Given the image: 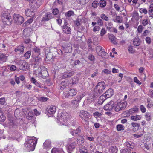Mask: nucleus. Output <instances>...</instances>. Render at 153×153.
I'll return each mask as SVG.
<instances>
[{
    "label": "nucleus",
    "instance_id": "obj_34",
    "mask_svg": "<svg viewBox=\"0 0 153 153\" xmlns=\"http://www.w3.org/2000/svg\"><path fill=\"white\" fill-rule=\"evenodd\" d=\"M118 104L117 102L114 103V109L116 112H118L121 110V108L120 107L119 105Z\"/></svg>",
    "mask_w": 153,
    "mask_h": 153
},
{
    "label": "nucleus",
    "instance_id": "obj_25",
    "mask_svg": "<svg viewBox=\"0 0 153 153\" xmlns=\"http://www.w3.org/2000/svg\"><path fill=\"white\" fill-rule=\"evenodd\" d=\"M44 147L45 149L49 148L51 146V142L49 140H46L43 143Z\"/></svg>",
    "mask_w": 153,
    "mask_h": 153
},
{
    "label": "nucleus",
    "instance_id": "obj_57",
    "mask_svg": "<svg viewBox=\"0 0 153 153\" xmlns=\"http://www.w3.org/2000/svg\"><path fill=\"white\" fill-rule=\"evenodd\" d=\"M98 4H99L97 1H93L92 3V6L94 8H95L97 7L98 5Z\"/></svg>",
    "mask_w": 153,
    "mask_h": 153
},
{
    "label": "nucleus",
    "instance_id": "obj_29",
    "mask_svg": "<svg viewBox=\"0 0 153 153\" xmlns=\"http://www.w3.org/2000/svg\"><path fill=\"white\" fill-rule=\"evenodd\" d=\"M109 38L111 42L114 44H117V42L115 40L116 37L112 34H110L109 36Z\"/></svg>",
    "mask_w": 153,
    "mask_h": 153
},
{
    "label": "nucleus",
    "instance_id": "obj_23",
    "mask_svg": "<svg viewBox=\"0 0 153 153\" xmlns=\"http://www.w3.org/2000/svg\"><path fill=\"white\" fill-rule=\"evenodd\" d=\"M133 44L134 45L136 46H139L140 43V40L138 38H135L133 39Z\"/></svg>",
    "mask_w": 153,
    "mask_h": 153
},
{
    "label": "nucleus",
    "instance_id": "obj_45",
    "mask_svg": "<svg viewBox=\"0 0 153 153\" xmlns=\"http://www.w3.org/2000/svg\"><path fill=\"white\" fill-rule=\"evenodd\" d=\"M114 21L115 22L118 23H121L122 20L120 16H116V19L114 20Z\"/></svg>",
    "mask_w": 153,
    "mask_h": 153
},
{
    "label": "nucleus",
    "instance_id": "obj_14",
    "mask_svg": "<svg viewBox=\"0 0 153 153\" xmlns=\"http://www.w3.org/2000/svg\"><path fill=\"white\" fill-rule=\"evenodd\" d=\"M56 108L55 106L51 105L50 107L47 110L48 113L50 114L49 116L51 117L56 111Z\"/></svg>",
    "mask_w": 153,
    "mask_h": 153
},
{
    "label": "nucleus",
    "instance_id": "obj_49",
    "mask_svg": "<svg viewBox=\"0 0 153 153\" xmlns=\"http://www.w3.org/2000/svg\"><path fill=\"white\" fill-rule=\"evenodd\" d=\"M92 42L91 39V38H89L87 41V44L88 45V48L91 50L92 49V48L91 46V44Z\"/></svg>",
    "mask_w": 153,
    "mask_h": 153
},
{
    "label": "nucleus",
    "instance_id": "obj_52",
    "mask_svg": "<svg viewBox=\"0 0 153 153\" xmlns=\"http://www.w3.org/2000/svg\"><path fill=\"white\" fill-rule=\"evenodd\" d=\"M74 14V12L73 11H69L65 13V15L66 16L69 17L71 16L72 15H73Z\"/></svg>",
    "mask_w": 153,
    "mask_h": 153
},
{
    "label": "nucleus",
    "instance_id": "obj_64",
    "mask_svg": "<svg viewBox=\"0 0 153 153\" xmlns=\"http://www.w3.org/2000/svg\"><path fill=\"white\" fill-rule=\"evenodd\" d=\"M149 11L150 13H153V4H151L149 7ZM153 15V13L152 14Z\"/></svg>",
    "mask_w": 153,
    "mask_h": 153
},
{
    "label": "nucleus",
    "instance_id": "obj_48",
    "mask_svg": "<svg viewBox=\"0 0 153 153\" xmlns=\"http://www.w3.org/2000/svg\"><path fill=\"white\" fill-rule=\"evenodd\" d=\"M101 18L103 20L107 21L108 20V17L104 14H102L100 15Z\"/></svg>",
    "mask_w": 153,
    "mask_h": 153
},
{
    "label": "nucleus",
    "instance_id": "obj_5",
    "mask_svg": "<svg viewBox=\"0 0 153 153\" xmlns=\"http://www.w3.org/2000/svg\"><path fill=\"white\" fill-rule=\"evenodd\" d=\"M45 69V68L43 66L37 65L36 64H34L33 67V74L36 76L39 77L41 76V73L43 70Z\"/></svg>",
    "mask_w": 153,
    "mask_h": 153
},
{
    "label": "nucleus",
    "instance_id": "obj_31",
    "mask_svg": "<svg viewBox=\"0 0 153 153\" xmlns=\"http://www.w3.org/2000/svg\"><path fill=\"white\" fill-rule=\"evenodd\" d=\"M81 130L79 128H77L76 130H73L71 132V133L73 136L78 135L80 133Z\"/></svg>",
    "mask_w": 153,
    "mask_h": 153
},
{
    "label": "nucleus",
    "instance_id": "obj_42",
    "mask_svg": "<svg viewBox=\"0 0 153 153\" xmlns=\"http://www.w3.org/2000/svg\"><path fill=\"white\" fill-rule=\"evenodd\" d=\"M151 114L150 113H146L145 114V119L146 120L150 121L151 120Z\"/></svg>",
    "mask_w": 153,
    "mask_h": 153
},
{
    "label": "nucleus",
    "instance_id": "obj_2",
    "mask_svg": "<svg viewBox=\"0 0 153 153\" xmlns=\"http://www.w3.org/2000/svg\"><path fill=\"white\" fill-rule=\"evenodd\" d=\"M37 143V140L34 137H29L24 144L25 147L28 151H33Z\"/></svg>",
    "mask_w": 153,
    "mask_h": 153
},
{
    "label": "nucleus",
    "instance_id": "obj_38",
    "mask_svg": "<svg viewBox=\"0 0 153 153\" xmlns=\"http://www.w3.org/2000/svg\"><path fill=\"white\" fill-rule=\"evenodd\" d=\"M14 114L15 117H19L22 116V113L20 112L19 109H16L14 112Z\"/></svg>",
    "mask_w": 153,
    "mask_h": 153
},
{
    "label": "nucleus",
    "instance_id": "obj_22",
    "mask_svg": "<svg viewBox=\"0 0 153 153\" xmlns=\"http://www.w3.org/2000/svg\"><path fill=\"white\" fill-rule=\"evenodd\" d=\"M41 73V76H40L39 77H41L45 79L48 75V73L45 68V69L43 70Z\"/></svg>",
    "mask_w": 153,
    "mask_h": 153
},
{
    "label": "nucleus",
    "instance_id": "obj_39",
    "mask_svg": "<svg viewBox=\"0 0 153 153\" xmlns=\"http://www.w3.org/2000/svg\"><path fill=\"white\" fill-rule=\"evenodd\" d=\"M31 51H28L24 55V57L25 59H28L30 57L31 55Z\"/></svg>",
    "mask_w": 153,
    "mask_h": 153
},
{
    "label": "nucleus",
    "instance_id": "obj_60",
    "mask_svg": "<svg viewBox=\"0 0 153 153\" xmlns=\"http://www.w3.org/2000/svg\"><path fill=\"white\" fill-rule=\"evenodd\" d=\"M134 82L140 85L141 84V83L138 79L137 77H134Z\"/></svg>",
    "mask_w": 153,
    "mask_h": 153
},
{
    "label": "nucleus",
    "instance_id": "obj_61",
    "mask_svg": "<svg viewBox=\"0 0 153 153\" xmlns=\"http://www.w3.org/2000/svg\"><path fill=\"white\" fill-rule=\"evenodd\" d=\"M140 108L142 112L144 113L146 112V109L143 105H141L140 106Z\"/></svg>",
    "mask_w": 153,
    "mask_h": 153
},
{
    "label": "nucleus",
    "instance_id": "obj_55",
    "mask_svg": "<svg viewBox=\"0 0 153 153\" xmlns=\"http://www.w3.org/2000/svg\"><path fill=\"white\" fill-rule=\"evenodd\" d=\"M33 4H36V6H35V7H39V6L41 4V3L39 1H37L36 0H34L33 2L32 3Z\"/></svg>",
    "mask_w": 153,
    "mask_h": 153
},
{
    "label": "nucleus",
    "instance_id": "obj_51",
    "mask_svg": "<svg viewBox=\"0 0 153 153\" xmlns=\"http://www.w3.org/2000/svg\"><path fill=\"white\" fill-rule=\"evenodd\" d=\"M124 145L126 146L130 147L131 149H133L134 148V146L131 144V142L129 143L126 142L125 143Z\"/></svg>",
    "mask_w": 153,
    "mask_h": 153
},
{
    "label": "nucleus",
    "instance_id": "obj_6",
    "mask_svg": "<svg viewBox=\"0 0 153 153\" xmlns=\"http://www.w3.org/2000/svg\"><path fill=\"white\" fill-rule=\"evenodd\" d=\"M79 115L83 121L88 123L91 116L89 112L84 110L81 111L79 113Z\"/></svg>",
    "mask_w": 153,
    "mask_h": 153
},
{
    "label": "nucleus",
    "instance_id": "obj_56",
    "mask_svg": "<svg viewBox=\"0 0 153 153\" xmlns=\"http://www.w3.org/2000/svg\"><path fill=\"white\" fill-rule=\"evenodd\" d=\"M106 33V31L105 30V29L104 28H102L101 31L100 32V36H102L105 34Z\"/></svg>",
    "mask_w": 153,
    "mask_h": 153
},
{
    "label": "nucleus",
    "instance_id": "obj_32",
    "mask_svg": "<svg viewBox=\"0 0 153 153\" xmlns=\"http://www.w3.org/2000/svg\"><path fill=\"white\" fill-rule=\"evenodd\" d=\"M51 153H64V152L61 149L53 148L52 150Z\"/></svg>",
    "mask_w": 153,
    "mask_h": 153
},
{
    "label": "nucleus",
    "instance_id": "obj_26",
    "mask_svg": "<svg viewBox=\"0 0 153 153\" xmlns=\"http://www.w3.org/2000/svg\"><path fill=\"white\" fill-rule=\"evenodd\" d=\"M109 151L110 153H117L118 148L115 146H112Z\"/></svg>",
    "mask_w": 153,
    "mask_h": 153
},
{
    "label": "nucleus",
    "instance_id": "obj_7",
    "mask_svg": "<svg viewBox=\"0 0 153 153\" xmlns=\"http://www.w3.org/2000/svg\"><path fill=\"white\" fill-rule=\"evenodd\" d=\"M1 19L3 22L8 25H10L12 22V19L10 15L8 13H3L2 14Z\"/></svg>",
    "mask_w": 153,
    "mask_h": 153
},
{
    "label": "nucleus",
    "instance_id": "obj_18",
    "mask_svg": "<svg viewBox=\"0 0 153 153\" xmlns=\"http://www.w3.org/2000/svg\"><path fill=\"white\" fill-rule=\"evenodd\" d=\"M33 61L35 63L34 64H36L37 65H40V63L42 61V59L39 56H35L33 58Z\"/></svg>",
    "mask_w": 153,
    "mask_h": 153
},
{
    "label": "nucleus",
    "instance_id": "obj_3",
    "mask_svg": "<svg viewBox=\"0 0 153 153\" xmlns=\"http://www.w3.org/2000/svg\"><path fill=\"white\" fill-rule=\"evenodd\" d=\"M113 94V91L112 89H108L105 93L99 98L98 103L102 105L104 101L107 98L110 97Z\"/></svg>",
    "mask_w": 153,
    "mask_h": 153
},
{
    "label": "nucleus",
    "instance_id": "obj_10",
    "mask_svg": "<svg viewBox=\"0 0 153 153\" xmlns=\"http://www.w3.org/2000/svg\"><path fill=\"white\" fill-rule=\"evenodd\" d=\"M13 19L14 21L18 24H21L24 21V18L19 14H14L13 15Z\"/></svg>",
    "mask_w": 153,
    "mask_h": 153
},
{
    "label": "nucleus",
    "instance_id": "obj_30",
    "mask_svg": "<svg viewBox=\"0 0 153 153\" xmlns=\"http://www.w3.org/2000/svg\"><path fill=\"white\" fill-rule=\"evenodd\" d=\"M31 82L35 84L37 87L41 88V85L40 83L38 82L37 80L35 79V78L32 77L31 78Z\"/></svg>",
    "mask_w": 153,
    "mask_h": 153
},
{
    "label": "nucleus",
    "instance_id": "obj_15",
    "mask_svg": "<svg viewBox=\"0 0 153 153\" xmlns=\"http://www.w3.org/2000/svg\"><path fill=\"white\" fill-rule=\"evenodd\" d=\"M118 104L119 105L121 110L124 109L127 105V102L126 101L124 100H122L119 102H117Z\"/></svg>",
    "mask_w": 153,
    "mask_h": 153
},
{
    "label": "nucleus",
    "instance_id": "obj_59",
    "mask_svg": "<svg viewBox=\"0 0 153 153\" xmlns=\"http://www.w3.org/2000/svg\"><path fill=\"white\" fill-rule=\"evenodd\" d=\"M140 11L141 13H143L145 14H146L147 13V11L145 8H140Z\"/></svg>",
    "mask_w": 153,
    "mask_h": 153
},
{
    "label": "nucleus",
    "instance_id": "obj_28",
    "mask_svg": "<svg viewBox=\"0 0 153 153\" xmlns=\"http://www.w3.org/2000/svg\"><path fill=\"white\" fill-rule=\"evenodd\" d=\"M131 125L134 128L133 129L134 131H136L137 130L140 126V124L134 122L132 123Z\"/></svg>",
    "mask_w": 153,
    "mask_h": 153
},
{
    "label": "nucleus",
    "instance_id": "obj_16",
    "mask_svg": "<svg viewBox=\"0 0 153 153\" xmlns=\"http://www.w3.org/2000/svg\"><path fill=\"white\" fill-rule=\"evenodd\" d=\"M76 145V143L75 142H73L68 145L67 149L69 153H70L75 148Z\"/></svg>",
    "mask_w": 153,
    "mask_h": 153
},
{
    "label": "nucleus",
    "instance_id": "obj_41",
    "mask_svg": "<svg viewBox=\"0 0 153 153\" xmlns=\"http://www.w3.org/2000/svg\"><path fill=\"white\" fill-rule=\"evenodd\" d=\"M116 128L117 130L118 131H120L122 130H124V126L121 124L117 125L116 126Z\"/></svg>",
    "mask_w": 153,
    "mask_h": 153
},
{
    "label": "nucleus",
    "instance_id": "obj_12",
    "mask_svg": "<svg viewBox=\"0 0 153 153\" xmlns=\"http://www.w3.org/2000/svg\"><path fill=\"white\" fill-rule=\"evenodd\" d=\"M53 18L52 13L50 12L46 13L42 18V21H48Z\"/></svg>",
    "mask_w": 153,
    "mask_h": 153
},
{
    "label": "nucleus",
    "instance_id": "obj_19",
    "mask_svg": "<svg viewBox=\"0 0 153 153\" xmlns=\"http://www.w3.org/2000/svg\"><path fill=\"white\" fill-rule=\"evenodd\" d=\"M8 56H6L5 55L1 53L0 54V63L4 62L6 61Z\"/></svg>",
    "mask_w": 153,
    "mask_h": 153
},
{
    "label": "nucleus",
    "instance_id": "obj_54",
    "mask_svg": "<svg viewBox=\"0 0 153 153\" xmlns=\"http://www.w3.org/2000/svg\"><path fill=\"white\" fill-rule=\"evenodd\" d=\"M100 54L101 55H98L99 56H101L102 57H104L105 56H106L108 55V53L105 52V51L104 49L102 50V51L101 52Z\"/></svg>",
    "mask_w": 153,
    "mask_h": 153
},
{
    "label": "nucleus",
    "instance_id": "obj_36",
    "mask_svg": "<svg viewBox=\"0 0 153 153\" xmlns=\"http://www.w3.org/2000/svg\"><path fill=\"white\" fill-rule=\"evenodd\" d=\"M131 149L129 148H126L120 150V153H131Z\"/></svg>",
    "mask_w": 153,
    "mask_h": 153
},
{
    "label": "nucleus",
    "instance_id": "obj_8",
    "mask_svg": "<svg viewBox=\"0 0 153 153\" xmlns=\"http://www.w3.org/2000/svg\"><path fill=\"white\" fill-rule=\"evenodd\" d=\"M17 63L19 64V68L20 70L26 71L27 69V63L24 60H20L17 62Z\"/></svg>",
    "mask_w": 153,
    "mask_h": 153
},
{
    "label": "nucleus",
    "instance_id": "obj_27",
    "mask_svg": "<svg viewBox=\"0 0 153 153\" xmlns=\"http://www.w3.org/2000/svg\"><path fill=\"white\" fill-rule=\"evenodd\" d=\"M84 142V139L82 136H79V138L77 139V144L79 146L82 145Z\"/></svg>",
    "mask_w": 153,
    "mask_h": 153
},
{
    "label": "nucleus",
    "instance_id": "obj_50",
    "mask_svg": "<svg viewBox=\"0 0 153 153\" xmlns=\"http://www.w3.org/2000/svg\"><path fill=\"white\" fill-rule=\"evenodd\" d=\"M141 23L143 26H145L149 23V21L147 19H142Z\"/></svg>",
    "mask_w": 153,
    "mask_h": 153
},
{
    "label": "nucleus",
    "instance_id": "obj_20",
    "mask_svg": "<svg viewBox=\"0 0 153 153\" xmlns=\"http://www.w3.org/2000/svg\"><path fill=\"white\" fill-rule=\"evenodd\" d=\"M24 47L23 46H18L15 49V51L17 53H22L24 51Z\"/></svg>",
    "mask_w": 153,
    "mask_h": 153
},
{
    "label": "nucleus",
    "instance_id": "obj_37",
    "mask_svg": "<svg viewBox=\"0 0 153 153\" xmlns=\"http://www.w3.org/2000/svg\"><path fill=\"white\" fill-rule=\"evenodd\" d=\"M141 118V116L140 115H137L135 116H132L131 117V120L134 121H137L140 120Z\"/></svg>",
    "mask_w": 153,
    "mask_h": 153
},
{
    "label": "nucleus",
    "instance_id": "obj_24",
    "mask_svg": "<svg viewBox=\"0 0 153 153\" xmlns=\"http://www.w3.org/2000/svg\"><path fill=\"white\" fill-rule=\"evenodd\" d=\"M25 13L27 16H31L34 14L33 10L31 9L26 10Z\"/></svg>",
    "mask_w": 153,
    "mask_h": 153
},
{
    "label": "nucleus",
    "instance_id": "obj_4",
    "mask_svg": "<svg viewBox=\"0 0 153 153\" xmlns=\"http://www.w3.org/2000/svg\"><path fill=\"white\" fill-rule=\"evenodd\" d=\"M70 117V114L66 112H63L60 116L57 117V120L60 123V124L64 125L67 122L68 120Z\"/></svg>",
    "mask_w": 153,
    "mask_h": 153
},
{
    "label": "nucleus",
    "instance_id": "obj_47",
    "mask_svg": "<svg viewBox=\"0 0 153 153\" xmlns=\"http://www.w3.org/2000/svg\"><path fill=\"white\" fill-rule=\"evenodd\" d=\"M6 117L3 114L2 112L0 111V121H4L5 120Z\"/></svg>",
    "mask_w": 153,
    "mask_h": 153
},
{
    "label": "nucleus",
    "instance_id": "obj_53",
    "mask_svg": "<svg viewBox=\"0 0 153 153\" xmlns=\"http://www.w3.org/2000/svg\"><path fill=\"white\" fill-rule=\"evenodd\" d=\"M53 14L55 15H57L59 13V11L57 8H55L52 10Z\"/></svg>",
    "mask_w": 153,
    "mask_h": 153
},
{
    "label": "nucleus",
    "instance_id": "obj_33",
    "mask_svg": "<svg viewBox=\"0 0 153 153\" xmlns=\"http://www.w3.org/2000/svg\"><path fill=\"white\" fill-rule=\"evenodd\" d=\"M103 49H104L102 48L100 46H98L96 47V50L98 55H101L100 53Z\"/></svg>",
    "mask_w": 153,
    "mask_h": 153
},
{
    "label": "nucleus",
    "instance_id": "obj_21",
    "mask_svg": "<svg viewBox=\"0 0 153 153\" xmlns=\"http://www.w3.org/2000/svg\"><path fill=\"white\" fill-rule=\"evenodd\" d=\"M68 84L65 81L62 82L59 84V87L61 90H63L65 88H68Z\"/></svg>",
    "mask_w": 153,
    "mask_h": 153
},
{
    "label": "nucleus",
    "instance_id": "obj_11",
    "mask_svg": "<svg viewBox=\"0 0 153 153\" xmlns=\"http://www.w3.org/2000/svg\"><path fill=\"white\" fill-rule=\"evenodd\" d=\"M114 102L113 101H111L104 106L105 110L108 111H110L114 109Z\"/></svg>",
    "mask_w": 153,
    "mask_h": 153
},
{
    "label": "nucleus",
    "instance_id": "obj_13",
    "mask_svg": "<svg viewBox=\"0 0 153 153\" xmlns=\"http://www.w3.org/2000/svg\"><path fill=\"white\" fill-rule=\"evenodd\" d=\"M74 71H71L68 72H65L62 74V79H65L70 77L73 76L74 74Z\"/></svg>",
    "mask_w": 153,
    "mask_h": 153
},
{
    "label": "nucleus",
    "instance_id": "obj_9",
    "mask_svg": "<svg viewBox=\"0 0 153 153\" xmlns=\"http://www.w3.org/2000/svg\"><path fill=\"white\" fill-rule=\"evenodd\" d=\"M77 91L74 89H71L69 91H65L64 94L66 97H68L75 95L77 93Z\"/></svg>",
    "mask_w": 153,
    "mask_h": 153
},
{
    "label": "nucleus",
    "instance_id": "obj_1",
    "mask_svg": "<svg viewBox=\"0 0 153 153\" xmlns=\"http://www.w3.org/2000/svg\"><path fill=\"white\" fill-rule=\"evenodd\" d=\"M106 85L104 81L98 82L95 87L93 93L95 96H100L105 90Z\"/></svg>",
    "mask_w": 153,
    "mask_h": 153
},
{
    "label": "nucleus",
    "instance_id": "obj_63",
    "mask_svg": "<svg viewBox=\"0 0 153 153\" xmlns=\"http://www.w3.org/2000/svg\"><path fill=\"white\" fill-rule=\"evenodd\" d=\"M88 59L90 60L91 61H93L94 60V56H93L91 54H90L89 55L88 57Z\"/></svg>",
    "mask_w": 153,
    "mask_h": 153
},
{
    "label": "nucleus",
    "instance_id": "obj_40",
    "mask_svg": "<svg viewBox=\"0 0 153 153\" xmlns=\"http://www.w3.org/2000/svg\"><path fill=\"white\" fill-rule=\"evenodd\" d=\"M84 97L83 94H80L78 95L75 98L76 101L79 103L81 99Z\"/></svg>",
    "mask_w": 153,
    "mask_h": 153
},
{
    "label": "nucleus",
    "instance_id": "obj_58",
    "mask_svg": "<svg viewBox=\"0 0 153 153\" xmlns=\"http://www.w3.org/2000/svg\"><path fill=\"white\" fill-rule=\"evenodd\" d=\"M143 29V26L141 25H139L137 28V31L139 33H141Z\"/></svg>",
    "mask_w": 153,
    "mask_h": 153
},
{
    "label": "nucleus",
    "instance_id": "obj_43",
    "mask_svg": "<svg viewBox=\"0 0 153 153\" xmlns=\"http://www.w3.org/2000/svg\"><path fill=\"white\" fill-rule=\"evenodd\" d=\"M33 51L37 55H40V49L38 48L35 47L33 48Z\"/></svg>",
    "mask_w": 153,
    "mask_h": 153
},
{
    "label": "nucleus",
    "instance_id": "obj_62",
    "mask_svg": "<svg viewBox=\"0 0 153 153\" xmlns=\"http://www.w3.org/2000/svg\"><path fill=\"white\" fill-rule=\"evenodd\" d=\"M93 115L94 117H99L101 115V114L98 111H96L93 113Z\"/></svg>",
    "mask_w": 153,
    "mask_h": 153
},
{
    "label": "nucleus",
    "instance_id": "obj_17",
    "mask_svg": "<svg viewBox=\"0 0 153 153\" xmlns=\"http://www.w3.org/2000/svg\"><path fill=\"white\" fill-rule=\"evenodd\" d=\"M62 30L63 32L67 34H70L71 33V29L69 27L63 26L62 27Z\"/></svg>",
    "mask_w": 153,
    "mask_h": 153
},
{
    "label": "nucleus",
    "instance_id": "obj_35",
    "mask_svg": "<svg viewBox=\"0 0 153 153\" xmlns=\"http://www.w3.org/2000/svg\"><path fill=\"white\" fill-rule=\"evenodd\" d=\"M8 126L10 128H12L15 126L14 124V123L13 122V118H10V119H8Z\"/></svg>",
    "mask_w": 153,
    "mask_h": 153
},
{
    "label": "nucleus",
    "instance_id": "obj_44",
    "mask_svg": "<svg viewBox=\"0 0 153 153\" xmlns=\"http://www.w3.org/2000/svg\"><path fill=\"white\" fill-rule=\"evenodd\" d=\"M38 100L42 102H45L47 101L48 99L46 97H39L38 98Z\"/></svg>",
    "mask_w": 153,
    "mask_h": 153
},
{
    "label": "nucleus",
    "instance_id": "obj_46",
    "mask_svg": "<svg viewBox=\"0 0 153 153\" xmlns=\"http://www.w3.org/2000/svg\"><path fill=\"white\" fill-rule=\"evenodd\" d=\"M100 4V6L102 7H103L106 6V2L105 0H101Z\"/></svg>",
    "mask_w": 153,
    "mask_h": 153
}]
</instances>
